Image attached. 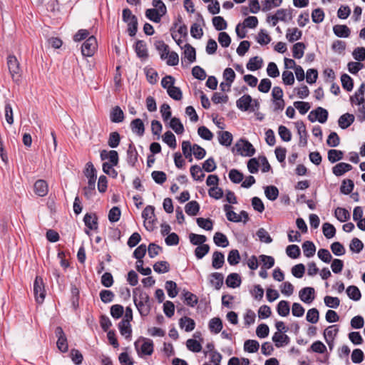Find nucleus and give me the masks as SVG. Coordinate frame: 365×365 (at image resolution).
Returning a JSON list of instances; mask_svg holds the SVG:
<instances>
[{
    "label": "nucleus",
    "instance_id": "f704fd0d",
    "mask_svg": "<svg viewBox=\"0 0 365 365\" xmlns=\"http://www.w3.org/2000/svg\"><path fill=\"white\" fill-rule=\"evenodd\" d=\"M262 63L263 61L261 58L255 56L250 58L248 63H247V68L252 71H257L262 68Z\"/></svg>",
    "mask_w": 365,
    "mask_h": 365
},
{
    "label": "nucleus",
    "instance_id": "cd10ccee",
    "mask_svg": "<svg viewBox=\"0 0 365 365\" xmlns=\"http://www.w3.org/2000/svg\"><path fill=\"white\" fill-rule=\"evenodd\" d=\"M187 58L189 63H193L196 61V51L190 44L185 45V50L182 58Z\"/></svg>",
    "mask_w": 365,
    "mask_h": 365
},
{
    "label": "nucleus",
    "instance_id": "a18cd8bd",
    "mask_svg": "<svg viewBox=\"0 0 365 365\" xmlns=\"http://www.w3.org/2000/svg\"><path fill=\"white\" fill-rule=\"evenodd\" d=\"M147 247L145 244L140 245L133 252V257L137 259L138 263H143V258L146 254Z\"/></svg>",
    "mask_w": 365,
    "mask_h": 365
},
{
    "label": "nucleus",
    "instance_id": "2eb2a0df",
    "mask_svg": "<svg viewBox=\"0 0 365 365\" xmlns=\"http://www.w3.org/2000/svg\"><path fill=\"white\" fill-rule=\"evenodd\" d=\"M354 120L355 117L353 114L346 113L339 118L338 124L341 129H346L354 122Z\"/></svg>",
    "mask_w": 365,
    "mask_h": 365
},
{
    "label": "nucleus",
    "instance_id": "412c9836",
    "mask_svg": "<svg viewBox=\"0 0 365 365\" xmlns=\"http://www.w3.org/2000/svg\"><path fill=\"white\" fill-rule=\"evenodd\" d=\"M118 329L122 336H125L126 339L130 340L132 329L128 320H121L118 324Z\"/></svg>",
    "mask_w": 365,
    "mask_h": 365
},
{
    "label": "nucleus",
    "instance_id": "6e6d98bb",
    "mask_svg": "<svg viewBox=\"0 0 365 365\" xmlns=\"http://www.w3.org/2000/svg\"><path fill=\"white\" fill-rule=\"evenodd\" d=\"M96 181H88V185L83 187V194L86 199H91L96 195Z\"/></svg>",
    "mask_w": 365,
    "mask_h": 365
},
{
    "label": "nucleus",
    "instance_id": "423d86ee",
    "mask_svg": "<svg viewBox=\"0 0 365 365\" xmlns=\"http://www.w3.org/2000/svg\"><path fill=\"white\" fill-rule=\"evenodd\" d=\"M55 335L57 337V348L63 353L68 351V345L66 336L61 327H57L55 329Z\"/></svg>",
    "mask_w": 365,
    "mask_h": 365
},
{
    "label": "nucleus",
    "instance_id": "774afa93",
    "mask_svg": "<svg viewBox=\"0 0 365 365\" xmlns=\"http://www.w3.org/2000/svg\"><path fill=\"white\" fill-rule=\"evenodd\" d=\"M229 178L233 183L237 184L242 181L244 175L238 170L232 169L229 173Z\"/></svg>",
    "mask_w": 365,
    "mask_h": 365
},
{
    "label": "nucleus",
    "instance_id": "5fc2aeb1",
    "mask_svg": "<svg viewBox=\"0 0 365 365\" xmlns=\"http://www.w3.org/2000/svg\"><path fill=\"white\" fill-rule=\"evenodd\" d=\"M341 86L344 89L347 91H352L354 88L353 79L346 73H344L341 76Z\"/></svg>",
    "mask_w": 365,
    "mask_h": 365
},
{
    "label": "nucleus",
    "instance_id": "680f3d73",
    "mask_svg": "<svg viewBox=\"0 0 365 365\" xmlns=\"http://www.w3.org/2000/svg\"><path fill=\"white\" fill-rule=\"evenodd\" d=\"M183 296L186 304L191 307H194L198 302L197 297L190 292L184 291Z\"/></svg>",
    "mask_w": 365,
    "mask_h": 365
},
{
    "label": "nucleus",
    "instance_id": "9b49d317",
    "mask_svg": "<svg viewBox=\"0 0 365 365\" xmlns=\"http://www.w3.org/2000/svg\"><path fill=\"white\" fill-rule=\"evenodd\" d=\"M252 98L248 94H245L236 101V106L242 111H247L250 110Z\"/></svg>",
    "mask_w": 365,
    "mask_h": 365
},
{
    "label": "nucleus",
    "instance_id": "864d4df0",
    "mask_svg": "<svg viewBox=\"0 0 365 365\" xmlns=\"http://www.w3.org/2000/svg\"><path fill=\"white\" fill-rule=\"evenodd\" d=\"M153 269L158 274H164L170 271V264L166 261H159L153 265Z\"/></svg>",
    "mask_w": 365,
    "mask_h": 365
},
{
    "label": "nucleus",
    "instance_id": "7c9ffc66",
    "mask_svg": "<svg viewBox=\"0 0 365 365\" xmlns=\"http://www.w3.org/2000/svg\"><path fill=\"white\" fill-rule=\"evenodd\" d=\"M164 15L165 14H163L161 11H159L155 9H148L145 11L146 18L155 23H159L162 16Z\"/></svg>",
    "mask_w": 365,
    "mask_h": 365
},
{
    "label": "nucleus",
    "instance_id": "4c0bfd02",
    "mask_svg": "<svg viewBox=\"0 0 365 365\" xmlns=\"http://www.w3.org/2000/svg\"><path fill=\"white\" fill-rule=\"evenodd\" d=\"M306 46L303 42H298L293 45L292 56L294 58L299 59L303 57Z\"/></svg>",
    "mask_w": 365,
    "mask_h": 365
},
{
    "label": "nucleus",
    "instance_id": "f257e3e1",
    "mask_svg": "<svg viewBox=\"0 0 365 365\" xmlns=\"http://www.w3.org/2000/svg\"><path fill=\"white\" fill-rule=\"evenodd\" d=\"M6 63L13 81L19 84L21 81L22 71L18 59L14 55L10 54L6 58Z\"/></svg>",
    "mask_w": 365,
    "mask_h": 365
},
{
    "label": "nucleus",
    "instance_id": "0eeeda50",
    "mask_svg": "<svg viewBox=\"0 0 365 365\" xmlns=\"http://www.w3.org/2000/svg\"><path fill=\"white\" fill-rule=\"evenodd\" d=\"M140 340L143 341V343L140 347L141 352L145 355H151L154 351V345L153 341L150 339L140 336V339L134 343V346L137 351H138V342Z\"/></svg>",
    "mask_w": 365,
    "mask_h": 365
},
{
    "label": "nucleus",
    "instance_id": "aec40b11",
    "mask_svg": "<svg viewBox=\"0 0 365 365\" xmlns=\"http://www.w3.org/2000/svg\"><path fill=\"white\" fill-rule=\"evenodd\" d=\"M352 165L346 163H339L332 168V173L337 177L341 176L346 172L351 170Z\"/></svg>",
    "mask_w": 365,
    "mask_h": 365
},
{
    "label": "nucleus",
    "instance_id": "bb28decb",
    "mask_svg": "<svg viewBox=\"0 0 365 365\" xmlns=\"http://www.w3.org/2000/svg\"><path fill=\"white\" fill-rule=\"evenodd\" d=\"M83 174L88 178V181H96L97 170L91 162L86 163Z\"/></svg>",
    "mask_w": 365,
    "mask_h": 365
},
{
    "label": "nucleus",
    "instance_id": "393cba45",
    "mask_svg": "<svg viewBox=\"0 0 365 365\" xmlns=\"http://www.w3.org/2000/svg\"><path fill=\"white\" fill-rule=\"evenodd\" d=\"M218 140L220 145L228 147L232 144L233 136L229 131H220L217 133Z\"/></svg>",
    "mask_w": 365,
    "mask_h": 365
},
{
    "label": "nucleus",
    "instance_id": "c85d7f7f",
    "mask_svg": "<svg viewBox=\"0 0 365 365\" xmlns=\"http://www.w3.org/2000/svg\"><path fill=\"white\" fill-rule=\"evenodd\" d=\"M334 34L339 38H347L350 36L351 31L346 25H335L333 27Z\"/></svg>",
    "mask_w": 365,
    "mask_h": 365
},
{
    "label": "nucleus",
    "instance_id": "13d9d810",
    "mask_svg": "<svg viewBox=\"0 0 365 365\" xmlns=\"http://www.w3.org/2000/svg\"><path fill=\"white\" fill-rule=\"evenodd\" d=\"M196 222L200 227L207 231H210L212 230L213 222L210 218L198 217L197 218Z\"/></svg>",
    "mask_w": 365,
    "mask_h": 365
},
{
    "label": "nucleus",
    "instance_id": "dca6fc26",
    "mask_svg": "<svg viewBox=\"0 0 365 365\" xmlns=\"http://www.w3.org/2000/svg\"><path fill=\"white\" fill-rule=\"evenodd\" d=\"M35 193L40 196L44 197L47 195L48 191V184L43 180H38L34 185Z\"/></svg>",
    "mask_w": 365,
    "mask_h": 365
},
{
    "label": "nucleus",
    "instance_id": "4d7b16f0",
    "mask_svg": "<svg viewBox=\"0 0 365 365\" xmlns=\"http://www.w3.org/2000/svg\"><path fill=\"white\" fill-rule=\"evenodd\" d=\"M322 232L327 239H330L334 237L336 234V228L331 223L325 222L322 225Z\"/></svg>",
    "mask_w": 365,
    "mask_h": 365
},
{
    "label": "nucleus",
    "instance_id": "c9c22d12",
    "mask_svg": "<svg viewBox=\"0 0 365 365\" xmlns=\"http://www.w3.org/2000/svg\"><path fill=\"white\" fill-rule=\"evenodd\" d=\"M264 194L268 200L274 201L279 196V190L274 185H268L264 187Z\"/></svg>",
    "mask_w": 365,
    "mask_h": 365
},
{
    "label": "nucleus",
    "instance_id": "f3484780",
    "mask_svg": "<svg viewBox=\"0 0 365 365\" xmlns=\"http://www.w3.org/2000/svg\"><path fill=\"white\" fill-rule=\"evenodd\" d=\"M209 282L212 286H214L217 290H219L223 284L224 277L222 273L213 272L209 277Z\"/></svg>",
    "mask_w": 365,
    "mask_h": 365
},
{
    "label": "nucleus",
    "instance_id": "603ef678",
    "mask_svg": "<svg viewBox=\"0 0 365 365\" xmlns=\"http://www.w3.org/2000/svg\"><path fill=\"white\" fill-rule=\"evenodd\" d=\"M165 289L168 292V296L170 298L175 297L178 294V289L177 284L171 280L167 281L165 285Z\"/></svg>",
    "mask_w": 365,
    "mask_h": 365
},
{
    "label": "nucleus",
    "instance_id": "c756f323",
    "mask_svg": "<svg viewBox=\"0 0 365 365\" xmlns=\"http://www.w3.org/2000/svg\"><path fill=\"white\" fill-rule=\"evenodd\" d=\"M208 327L211 332L214 334L220 333L223 327L221 319L219 317L211 319L209 322Z\"/></svg>",
    "mask_w": 365,
    "mask_h": 365
},
{
    "label": "nucleus",
    "instance_id": "6ab92c4d",
    "mask_svg": "<svg viewBox=\"0 0 365 365\" xmlns=\"http://www.w3.org/2000/svg\"><path fill=\"white\" fill-rule=\"evenodd\" d=\"M365 92V81L363 82L360 87L356 91L354 95L350 97V101L351 103H356L357 105H361L365 101L364 98Z\"/></svg>",
    "mask_w": 365,
    "mask_h": 365
},
{
    "label": "nucleus",
    "instance_id": "58836bf2",
    "mask_svg": "<svg viewBox=\"0 0 365 365\" xmlns=\"http://www.w3.org/2000/svg\"><path fill=\"white\" fill-rule=\"evenodd\" d=\"M169 125L178 135L182 134L185 130L183 124L180 120L176 117L170 119Z\"/></svg>",
    "mask_w": 365,
    "mask_h": 365
},
{
    "label": "nucleus",
    "instance_id": "5701e85b",
    "mask_svg": "<svg viewBox=\"0 0 365 365\" xmlns=\"http://www.w3.org/2000/svg\"><path fill=\"white\" fill-rule=\"evenodd\" d=\"M242 279L237 273L230 274L226 279L225 284L228 287L237 288L240 286Z\"/></svg>",
    "mask_w": 365,
    "mask_h": 365
},
{
    "label": "nucleus",
    "instance_id": "bf43d9fd",
    "mask_svg": "<svg viewBox=\"0 0 365 365\" xmlns=\"http://www.w3.org/2000/svg\"><path fill=\"white\" fill-rule=\"evenodd\" d=\"M241 257L237 250H232L227 256V262L231 266L237 264L240 262Z\"/></svg>",
    "mask_w": 365,
    "mask_h": 365
},
{
    "label": "nucleus",
    "instance_id": "338daca9",
    "mask_svg": "<svg viewBox=\"0 0 365 365\" xmlns=\"http://www.w3.org/2000/svg\"><path fill=\"white\" fill-rule=\"evenodd\" d=\"M120 142V135L117 132H112L109 135L108 140V145L112 148H117Z\"/></svg>",
    "mask_w": 365,
    "mask_h": 365
},
{
    "label": "nucleus",
    "instance_id": "ddd939ff",
    "mask_svg": "<svg viewBox=\"0 0 365 365\" xmlns=\"http://www.w3.org/2000/svg\"><path fill=\"white\" fill-rule=\"evenodd\" d=\"M138 151L133 143H130L127 150V163L132 167H135L138 162Z\"/></svg>",
    "mask_w": 365,
    "mask_h": 365
},
{
    "label": "nucleus",
    "instance_id": "ea45409f",
    "mask_svg": "<svg viewBox=\"0 0 365 365\" xmlns=\"http://www.w3.org/2000/svg\"><path fill=\"white\" fill-rule=\"evenodd\" d=\"M277 312L281 317H287L290 312L289 303L287 301H280L277 307Z\"/></svg>",
    "mask_w": 365,
    "mask_h": 365
},
{
    "label": "nucleus",
    "instance_id": "79ce46f5",
    "mask_svg": "<svg viewBox=\"0 0 365 365\" xmlns=\"http://www.w3.org/2000/svg\"><path fill=\"white\" fill-rule=\"evenodd\" d=\"M346 294L348 297L354 301H359L361 297L359 289L355 285L349 286L346 289Z\"/></svg>",
    "mask_w": 365,
    "mask_h": 365
},
{
    "label": "nucleus",
    "instance_id": "4468645a",
    "mask_svg": "<svg viewBox=\"0 0 365 365\" xmlns=\"http://www.w3.org/2000/svg\"><path fill=\"white\" fill-rule=\"evenodd\" d=\"M124 113L118 106L113 107L110 113V120L112 123H119L124 120Z\"/></svg>",
    "mask_w": 365,
    "mask_h": 365
},
{
    "label": "nucleus",
    "instance_id": "1a4fd4ad",
    "mask_svg": "<svg viewBox=\"0 0 365 365\" xmlns=\"http://www.w3.org/2000/svg\"><path fill=\"white\" fill-rule=\"evenodd\" d=\"M299 297L303 302L310 304L315 298V290L313 287H304L299 291Z\"/></svg>",
    "mask_w": 365,
    "mask_h": 365
},
{
    "label": "nucleus",
    "instance_id": "6e6552de",
    "mask_svg": "<svg viewBox=\"0 0 365 365\" xmlns=\"http://www.w3.org/2000/svg\"><path fill=\"white\" fill-rule=\"evenodd\" d=\"M139 291V288H135L133 291V302L134 304L142 317H146L150 311V304H147L141 300L137 299V292Z\"/></svg>",
    "mask_w": 365,
    "mask_h": 365
},
{
    "label": "nucleus",
    "instance_id": "49530a36",
    "mask_svg": "<svg viewBox=\"0 0 365 365\" xmlns=\"http://www.w3.org/2000/svg\"><path fill=\"white\" fill-rule=\"evenodd\" d=\"M191 176L196 181H202L205 178V174L202 171V168L197 165H194L190 169Z\"/></svg>",
    "mask_w": 365,
    "mask_h": 365
},
{
    "label": "nucleus",
    "instance_id": "9d476101",
    "mask_svg": "<svg viewBox=\"0 0 365 365\" xmlns=\"http://www.w3.org/2000/svg\"><path fill=\"white\" fill-rule=\"evenodd\" d=\"M135 52L138 58L145 60L148 58V52L146 43L143 40H137L133 46Z\"/></svg>",
    "mask_w": 365,
    "mask_h": 365
},
{
    "label": "nucleus",
    "instance_id": "c03bdc74",
    "mask_svg": "<svg viewBox=\"0 0 365 365\" xmlns=\"http://www.w3.org/2000/svg\"><path fill=\"white\" fill-rule=\"evenodd\" d=\"M327 158L330 163H334L344 158V153L339 150L331 149L328 151Z\"/></svg>",
    "mask_w": 365,
    "mask_h": 365
},
{
    "label": "nucleus",
    "instance_id": "8fccbe9b",
    "mask_svg": "<svg viewBox=\"0 0 365 365\" xmlns=\"http://www.w3.org/2000/svg\"><path fill=\"white\" fill-rule=\"evenodd\" d=\"M212 21L217 31H223L227 27V21L220 16L213 17Z\"/></svg>",
    "mask_w": 365,
    "mask_h": 365
},
{
    "label": "nucleus",
    "instance_id": "a878e982",
    "mask_svg": "<svg viewBox=\"0 0 365 365\" xmlns=\"http://www.w3.org/2000/svg\"><path fill=\"white\" fill-rule=\"evenodd\" d=\"M179 325L181 329H184L185 331L190 332L195 329V322L188 317H182L179 320Z\"/></svg>",
    "mask_w": 365,
    "mask_h": 365
},
{
    "label": "nucleus",
    "instance_id": "f8f14e48",
    "mask_svg": "<svg viewBox=\"0 0 365 365\" xmlns=\"http://www.w3.org/2000/svg\"><path fill=\"white\" fill-rule=\"evenodd\" d=\"M98 218L96 213L87 212L83 217V222L85 225L89 230H96L98 229Z\"/></svg>",
    "mask_w": 365,
    "mask_h": 365
},
{
    "label": "nucleus",
    "instance_id": "b1692460",
    "mask_svg": "<svg viewBox=\"0 0 365 365\" xmlns=\"http://www.w3.org/2000/svg\"><path fill=\"white\" fill-rule=\"evenodd\" d=\"M225 263V255L220 251H215L212 257V266L215 269H220Z\"/></svg>",
    "mask_w": 365,
    "mask_h": 365
},
{
    "label": "nucleus",
    "instance_id": "72a5a7b5",
    "mask_svg": "<svg viewBox=\"0 0 365 365\" xmlns=\"http://www.w3.org/2000/svg\"><path fill=\"white\" fill-rule=\"evenodd\" d=\"M302 32L297 28L288 29L287 30L286 38L289 42H294L302 38Z\"/></svg>",
    "mask_w": 365,
    "mask_h": 365
},
{
    "label": "nucleus",
    "instance_id": "de8ad7c7",
    "mask_svg": "<svg viewBox=\"0 0 365 365\" xmlns=\"http://www.w3.org/2000/svg\"><path fill=\"white\" fill-rule=\"evenodd\" d=\"M163 140L170 148H175L177 146L175 135L170 130L166 131L163 135Z\"/></svg>",
    "mask_w": 365,
    "mask_h": 365
},
{
    "label": "nucleus",
    "instance_id": "a19ab883",
    "mask_svg": "<svg viewBox=\"0 0 365 365\" xmlns=\"http://www.w3.org/2000/svg\"><path fill=\"white\" fill-rule=\"evenodd\" d=\"M339 331V325L334 324L329 326L324 331V336L325 339H334Z\"/></svg>",
    "mask_w": 365,
    "mask_h": 365
},
{
    "label": "nucleus",
    "instance_id": "a211bd4d",
    "mask_svg": "<svg viewBox=\"0 0 365 365\" xmlns=\"http://www.w3.org/2000/svg\"><path fill=\"white\" fill-rule=\"evenodd\" d=\"M272 341L274 342L276 347L279 348L287 345L290 341V338L283 333L275 332L272 336Z\"/></svg>",
    "mask_w": 365,
    "mask_h": 365
},
{
    "label": "nucleus",
    "instance_id": "39448f33",
    "mask_svg": "<svg viewBox=\"0 0 365 365\" xmlns=\"http://www.w3.org/2000/svg\"><path fill=\"white\" fill-rule=\"evenodd\" d=\"M155 207L147 205L142 212V217L144 219V226L148 231L153 230V220L155 218Z\"/></svg>",
    "mask_w": 365,
    "mask_h": 365
},
{
    "label": "nucleus",
    "instance_id": "052dcab7",
    "mask_svg": "<svg viewBox=\"0 0 365 365\" xmlns=\"http://www.w3.org/2000/svg\"><path fill=\"white\" fill-rule=\"evenodd\" d=\"M287 255L292 259H297L300 256L301 250L298 245H290L286 248Z\"/></svg>",
    "mask_w": 365,
    "mask_h": 365
},
{
    "label": "nucleus",
    "instance_id": "e433bc0d",
    "mask_svg": "<svg viewBox=\"0 0 365 365\" xmlns=\"http://www.w3.org/2000/svg\"><path fill=\"white\" fill-rule=\"evenodd\" d=\"M302 249L304 256L308 258L313 257L316 252V247L311 241H305L302 244Z\"/></svg>",
    "mask_w": 365,
    "mask_h": 365
},
{
    "label": "nucleus",
    "instance_id": "2f4dec72",
    "mask_svg": "<svg viewBox=\"0 0 365 365\" xmlns=\"http://www.w3.org/2000/svg\"><path fill=\"white\" fill-rule=\"evenodd\" d=\"M200 208V204L195 200H192L186 204L185 211L190 216H195L199 212Z\"/></svg>",
    "mask_w": 365,
    "mask_h": 365
},
{
    "label": "nucleus",
    "instance_id": "473e14b6",
    "mask_svg": "<svg viewBox=\"0 0 365 365\" xmlns=\"http://www.w3.org/2000/svg\"><path fill=\"white\" fill-rule=\"evenodd\" d=\"M213 241L217 247H226L229 245V241L226 235L220 232L214 235Z\"/></svg>",
    "mask_w": 365,
    "mask_h": 365
},
{
    "label": "nucleus",
    "instance_id": "3c124183",
    "mask_svg": "<svg viewBox=\"0 0 365 365\" xmlns=\"http://www.w3.org/2000/svg\"><path fill=\"white\" fill-rule=\"evenodd\" d=\"M354 187V181L350 179H346L342 181L340 192L344 195H349L353 191Z\"/></svg>",
    "mask_w": 365,
    "mask_h": 365
},
{
    "label": "nucleus",
    "instance_id": "20e7f679",
    "mask_svg": "<svg viewBox=\"0 0 365 365\" xmlns=\"http://www.w3.org/2000/svg\"><path fill=\"white\" fill-rule=\"evenodd\" d=\"M97 40L94 36L86 38L81 46V53L83 56L91 57L93 56L97 49Z\"/></svg>",
    "mask_w": 365,
    "mask_h": 365
},
{
    "label": "nucleus",
    "instance_id": "09e8293b",
    "mask_svg": "<svg viewBox=\"0 0 365 365\" xmlns=\"http://www.w3.org/2000/svg\"><path fill=\"white\" fill-rule=\"evenodd\" d=\"M334 215L336 218L340 222H346L350 218V213L345 208L337 207L335 210Z\"/></svg>",
    "mask_w": 365,
    "mask_h": 365
},
{
    "label": "nucleus",
    "instance_id": "7ed1b4c3",
    "mask_svg": "<svg viewBox=\"0 0 365 365\" xmlns=\"http://www.w3.org/2000/svg\"><path fill=\"white\" fill-rule=\"evenodd\" d=\"M45 284L41 276H36L34 282V294L36 302L42 304L46 297Z\"/></svg>",
    "mask_w": 365,
    "mask_h": 365
},
{
    "label": "nucleus",
    "instance_id": "f03ea898",
    "mask_svg": "<svg viewBox=\"0 0 365 365\" xmlns=\"http://www.w3.org/2000/svg\"><path fill=\"white\" fill-rule=\"evenodd\" d=\"M237 151L242 156L251 157L255 153V148L252 144L246 139L240 138L232 148V153Z\"/></svg>",
    "mask_w": 365,
    "mask_h": 365
},
{
    "label": "nucleus",
    "instance_id": "e2e57ef3",
    "mask_svg": "<svg viewBox=\"0 0 365 365\" xmlns=\"http://www.w3.org/2000/svg\"><path fill=\"white\" fill-rule=\"evenodd\" d=\"M190 242L194 245H202L207 241V237L203 235L191 233L189 235Z\"/></svg>",
    "mask_w": 365,
    "mask_h": 365
},
{
    "label": "nucleus",
    "instance_id": "69168bd1",
    "mask_svg": "<svg viewBox=\"0 0 365 365\" xmlns=\"http://www.w3.org/2000/svg\"><path fill=\"white\" fill-rule=\"evenodd\" d=\"M314 112H315V114L317 116V120L320 123H324L327 122L329 115L327 110L322 107H317L314 110Z\"/></svg>",
    "mask_w": 365,
    "mask_h": 365
},
{
    "label": "nucleus",
    "instance_id": "0e129e2a",
    "mask_svg": "<svg viewBox=\"0 0 365 365\" xmlns=\"http://www.w3.org/2000/svg\"><path fill=\"white\" fill-rule=\"evenodd\" d=\"M349 249L352 252L359 253L364 249V244L359 238L354 237L349 244Z\"/></svg>",
    "mask_w": 365,
    "mask_h": 365
},
{
    "label": "nucleus",
    "instance_id": "37998d69",
    "mask_svg": "<svg viewBox=\"0 0 365 365\" xmlns=\"http://www.w3.org/2000/svg\"><path fill=\"white\" fill-rule=\"evenodd\" d=\"M259 344L257 340L247 339L244 344V350L249 353H255L259 350Z\"/></svg>",
    "mask_w": 365,
    "mask_h": 365
},
{
    "label": "nucleus",
    "instance_id": "4be33fe9",
    "mask_svg": "<svg viewBox=\"0 0 365 365\" xmlns=\"http://www.w3.org/2000/svg\"><path fill=\"white\" fill-rule=\"evenodd\" d=\"M130 128L133 133L137 134L139 136H143L145 133L144 123L140 118H136L131 121Z\"/></svg>",
    "mask_w": 365,
    "mask_h": 365
}]
</instances>
